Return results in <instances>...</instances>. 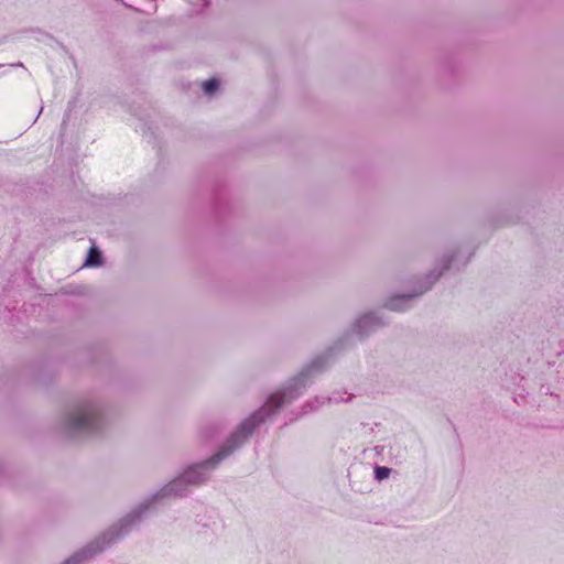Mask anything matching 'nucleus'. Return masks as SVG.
<instances>
[{
    "label": "nucleus",
    "instance_id": "f257e3e1",
    "mask_svg": "<svg viewBox=\"0 0 564 564\" xmlns=\"http://www.w3.org/2000/svg\"><path fill=\"white\" fill-rule=\"evenodd\" d=\"M321 367L322 359H315L307 369L303 370L297 377L293 379L292 384L288 387L283 392H275L271 394L265 404L260 410L254 412L250 417L246 419L230 435L226 444L212 458L191 466L184 471L183 475L172 480L159 494H156L153 497V501L169 496L183 497L187 495L189 485H199L206 481L207 470L227 457L238 446H240L252 434L253 430L268 416L273 414L285 402H291L293 399H295L301 393L300 390L305 387L306 378L311 370L318 369Z\"/></svg>",
    "mask_w": 564,
    "mask_h": 564
},
{
    "label": "nucleus",
    "instance_id": "f03ea898",
    "mask_svg": "<svg viewBox=\"0 0 564 564\" xmlns=\"http://www.w3.org/2000/svg\"><path fill=\"white\" fill-rule=\"evenodd\" d=\"M64 425L67 432L74 436L96 434L102 426L100 409L90 400L80 401L66 415Z\"/></svg>",
    "mask_w": 564,
    "mask_h": 564
},
{
    "label": "nucleus",
    "instance_id": "7ed1b4c3",
    "mask_svg": "<svg viewBox=\"0 0 564 564\" xmlns=\"http://www.w3.org/2000/svg\"><path fill=\"white\" fill-rule=\"evenodd\" d=\"M442 275V272H438L436 275L434 273L430 274L429 275V283L424 288V289H421L419 292H416L415 294H406V295H400V296H395V297H392L388 303H387V307L392 310V311H403L405 308L409 307V302L424 293L426 290H429L431 288V285L438 280V278Z\"/></svg>",
    "mask_w": 564,
    "mask_h": 564
},
{
    "label": "nucleus",
    "instance_id": "20e7f679",
    "mask_svg": "<svg viewBox=\"0 0 564 564\" xmlns=\"http://www.w3.org/2000/svg\"><path fill=\"white\" fill-rule=\"evenodd\" d=\"M383 325L381 318L373 313H368L361 316L355 324V332L360 335H367L369 332Z\"/></svg>",
    "mask_w": 564,
    "mask_h": 564
},
{
    "label": "nucleus",
    "instance_id": "39448f33",
    "mask_svg": "<svg viewBox=\"0 0 564 564\" xmlns=\"http://www.w3.org/2000/svg\"><path fill=\"white\" fill-rule=\"evenodd\" d=\"M101 263V252L93 247L90 248L87 259H86V265H99Z\"/></svg>",
    "mask_w": 564,
    "mask_h": 564
},
{
    "label": "nucleus",
    "instance_id": "423d86ee",
    "mask_svg": "<svg viewBox=\"0 0 564 564\" xmlns=\"http://www.w3.org/2000/svg\"><path fill=\"white\" fill-rule=\"evenodd\" d=\"M219 88V80L216 78L208 79L203 83V89L206 95L214 94Z\"/></svg>",
    "mask_w": 564,
    "mask_h": 564
},
{
    "label": "nucleus",
    "instance_id": "0eeeda50",
    "mask_svg": "<svg viewBox=\"0 0 564 564\" xmlns=\"http://www.w3.org/2000/svg\"><path fill=\"white\" fill-rule=\"evenodd\" d=\"M390 473H391V469L388 467L377 466L375 468V476H376V479H378V480H383V479L388 478Z\"/></svg>",
    "mask_w": 564,
    "mask_h": 564
},
{
    "label": "nucleus",
    "instance_id": "6e6552de",
    "mask_svg": "<svg viewBox=\"0 0 564 564\" xmlns=\"http://www.w3.org/2000/svg\"><path fill=\"white\" fill-rule=\"evenodd\" d=\"M451 259H446L443 265V270H447L449 268Z\"/></svg>",
    "mask_w": 564,
    "mask_h": 564
},
{
    "label": "nucleus",
    "instance_id": "1a4fd4ad",
    "mask_svg": "<svg viewBox=\"0 0 564 564\" xmlns=\"http://www.w3.org/2000/svg\"><path fill=\"white\" fill-rule=\"evenodd\" d=\"M12 67H23V64L21 62L11 64Z\"/></svg>",
    "mask_w": 564,
    "mask_h": 564
}]
</instances>
